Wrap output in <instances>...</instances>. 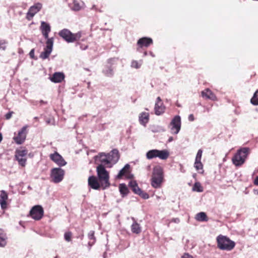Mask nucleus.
<instances>
[{"label": "nucleus", "mask_w": 258, "mask_h": 258, "mask_svg": "<svg viewBox=\"0 0 258 258\" xmlns=\"http://www.w3.org/2000/svg\"><path fill=\"white\" fill-rule=\"evenodd\" d=\"M119 157L118 150L114 149L108 153H100L95 158L105 167L110 168L118 162Z\"/></svg>", "instance_id": "obj_1"}, {"label": "nucleus", "mask_w": 258, "mask_h": 258, "mask_svg": "<svg viewBox=\"0 0 258 258\" xmlns=\"http://www.w3.org/2000/svg\"><path fill=\"white\" fill-rule=\"evenodd\" d=\"M249 153L250 149L248 147L239 149L232 158V163L236 166H241L244 163Z\"/></svg>", "instance_id": "obj_2"}, {"label": "nucleus", "mask_w": 258, "mask_h": 258, "mask_svg": "<svg viewBox=\"0 0 258 258\" xmlns=\"http://www.w3.org/2000/svg\"><path fill=\"white\" fill-rule=\"evenodd\" d=\"M163 181V171L162 168L159 166H155L153 168L151 178V185L155 188L160 187Z\"/></svg>", "instance_id": "obj_3"}, {"label": "nucleus", "mask_w": 258, "mask_h": 258, "mask_svg": "<svg viewBox=\"0 0 258 258\" xmlns=\"http://www.w3.org/2000/svg\"><path fill=\"white\" fill-rule=\"evenodd\" d=\"M217 246L221 250L230 251L235 247V242L226 236L219 235L217 237Z\"/></svg>", "instance_id": "obj_4"}, {"label": "nucleus", "mask_w": 258, "mask_h": 258, "mask_svg": "<svg viewBox=\"0 0 258 258\" xmlns=\"http://www.w3.org/2000/svg\"><path fill=\"white\" fill-rule=\"evenodd\" d=\"M105 165L101 163L97 167L96 171L99 180L103 188L108 187L110 185L109 182V173L105 168Z\"/></svg>", "instance_id": "obj_5"}, {"label": "nucleus", "mask_w": 258, "mask_h": 258, "mask_svg": "<svg viewBox=\"0 0 258 258\" xmlns=\"http://www.w3.org/2000/svg\"><path fill=\"white\" fill-rule=\"evenodd\" d=\"M58 34L68 43L73 42L79 39L81 37L80 32L74 34L67 29L61 30Z\"/></svg>", "instance_id": "obj_6"}, {"label": "nucleus", "mask_w": 258, "mask_h": 258, "mask_svg": "<svg viewBox=\"0 0 258 258\" xmlns=\"http://www.w3.org/2000/svg\"><path fill=\"white\" fill-rule=\"evenodd\" d=\"M27 150L21 148L17 149L15 153V159L18 161L19 165L24 167L26 164Z\"/></svg>", "instance_id": "obj_7"}, {"label": "nucleus", "mask_w": 258, "mask_h": 258, "mask_svg": "<svg viewBox=\"0 0 258 258\" xmlns=\"http://www.w3.org/2000/svg\"><path fill=\"white\" fill-rule=\"evenodd\" d=\"M181 125V118L180 116L176 115L171 120L168 125V128L170 130V132L172 134L176 135L179 132Z\"/></svg>", "instance_id": "obj_8"}, {"label": "nucleus", "mask_w": 258, "mask_h": 258, "mask_svg": "<svg viewBox=\"0 0 258 258\" xmlns=\"http://www.w3.org/2000/svg\"><path fill=\"white\" fill-rule=\"evenodd\" d=\"M64 171L60 168H54L51 170L50 177L55 183L61 182L63 179Z\"/></svg>", "instance_id": "obj_9"}, {"label": "nucleus", "mask_w": 258, "mask_h": 258, "mask_svg": "<svg viewBox=\"0 0 258 258\" xmlns=\"http://www.w3.org/2000/svg\"><path fill=\"white\" fill-rule=\"evenodd\" d=\"M27 125L24 126L18 132L17 135L13 137V140L17 144L21 145L25 142L27 134Z\"/></svg>", "instance_id": "obj_10"}, {"label": "nucleus", "mask_w": 258, "mask_h": 258, "mask_svg": "<svg viewBox=\"0 0 258 258\" xmlns=\"http://www.w3.org/2000/svg\"><path fill=\"white\" fill-rule=\"evenodd\" d=\"M44 213L42 207L39 205L34 206L30 211V216L35 220H39L42 218Z\"/></svg>", "instance_id": "obj_11"}, {"label": "nucleus", "mask_w": 258, "mask_h": 258, "mask_svg": "<svg viewBox=\"0 0 258 258\" xmlns=\"http://www.w3.org/2000/svg\"><path fill=\"white\" fill-rule=\"evenodd\" d=\"M46 44V45L44 48V51L42 52L40 55V57L43 59L48 58L52 52L53 45V38L51 37L48 39Z\"/></svg>", "instance_id": "obj_12"}, {"label": "nucleus", "mask_w": 258, "mask_h": 258, "mask_svg": "<svg viewBox=\"0 0 258 258\" xmlns=\"http://www.w3.org/2000/svg\"><path fill=\"white\" fill-rule=\"evenodd\" d=\"M42 7V4L39 3H36L31 6L27 13L26 18L28 20H31L34 15L41 9Z\"/></svg>", "instance_id": "obj_13"}, {"label": "nucleus", "mask_w": 258, "mask_h": 258, "mask_svg": "<svg viewBox=\"0 0 258 258\" xmlns=\"http://www.w3.org/2000/svg\"><path fill=\"white\" fill-rule=\"evenodd\" d=\"M49 157L50 159L59 167L64 166L67 164V162L63 157L56 152L53 154H51Z\"/></svg>", "instance_id": "obj_14"}, {"label": "nucleus", "mask_w": 258, "mask_h": 258, "mask_svg": "<svg viewBox=\"0 0 258 258\" xmlns=\"http://www.w3.org/2000/svg\"><path fill=\"white\" fill-rule=\"evenodd\" d=\"M165 107L160 97H158L154 106L155 114L157 115L162 114L165 111Z\"/></svg>", "instance_id": "obj_15"}, {"label": "nucleus", "mask_w": 258, "mask_h": 258, "mask_svg": "<svg viewBox=\"0 0 258 258\" xmlns=\"http://www.w3.org/2000/svg\"><path fill=\"white\" fill-rule=\"evenodd\" d=\"M152 43L153 40L151 38L146 37H142L138 40L137 45L139 47L137 48V51H140V48L143 47H148Z\"/></svg>", "instance_id": "obj_16"}, {"label": "nucleus", "mask_w": 258, "mask_h": 258, "mask_svg": "<svg viewBox=\"0 0 258 258\" xmlns=\"http://www.w3.org/2000/svg\"><path fill=\"white\" fill-rule=\"evenodd\" d=\"M40 29L42 32V33L45 39H47V40L48 39H49L50 38H48V34L50 32V25L45 23V22H41V26Z\"/></svg>", "instance_id": "obj_17"}, {"label": "nucleus", "mask_w": 258, "mask_h": 258, "mask_svg": "<svg viewBox=\"0 0 258 258\" xmlns=\"http://www.w3.org/2000/svg\"><path fill=\"white\" fill-rule=\"evenodd\" d=\"M64 79V75L63 73L60 72L54 73L52 76L50 77V81L55 83H60Z\"/></svg>", "instance_id": "obj_18"}, {"label": "nucleus", "mask_w": 258, "mask_h": 258, "mask_svg": "<svg viewBox=\"0 0 258 258\" xmlns=\"http://www.w3.org/2000/svg\"><path fill=\"white\" fill-rule=\"evenodd\" d=\"M201 93L202 96L206 99H210L215 101L217 99L215 95L209 89H205Z\"/></svg>", "instance_id": "obj_19"}, {"label": "nucleus", "mask_w": 258, "mask_h": 258, "mask_svg": "<svg viewBox=\"0 0 258 258\" xmlns=\"http://www.w3.org/2000/svg\"><path fill=\"white\" fill-rule=\"evenodd\" d=\"M156 158H159L161 160H166L169 156V152L167 150H157L156 149Z\"/></svg>", "instance_id": "obj_20"}, {"label": "nucleus", "mask_w": 258, "mask_h": 258, "mask_svg": "<svg viewBox=\"0 0 258 258\" xmlns=\"http://www.w3.org/2000/svg\"><path fill=\"white\" fill-rule=\"evenodd\" d=\"M139 120L140 123L146 126L147 123L149 120V114L148 112H143L140 114L139 117Z\"/></svg>", "instance_id": "obj_21"}, {"label": "nucleus", "mask_w": 258, "mask_h": 258, "mask_svg": "<svg viewBox=\"0 0 258 258\" xmlns=\"http://www.w3.org/2000/svg\"><path fill=\"white\" fill-rule=\"evenodd\" d=\"M88 184L93 189H98L100 184L95 176H90L88 178Z\"/></svg>", "instance_id": "obj_22"}, {"label": "nucleus", "mask_w": 258, "mask_h": 258, "mask_svg": "<svg viewBox=\"0 0 258 258\" xmlns=\"http://www.w3.org/2000/svg\"><path fill=\"white\" fill-rule=\"evenodd\" d=\"M8 195L4 190L1 191L0 195V205L2 209L7 208V201L8 200Z\"/></svg>", "instance_id": "obj_23"}, {"label": "nucleus", "mask_w": 258, "mask_h": 258, "mask_svg": "<svg viewBox=\"0 0 258 258\" xmlns=\"http://www.w3.org/2000/svg\"><path fill=\"white\" fill-rule=\"evenodd\" d=\"M84 3L80 4L78 1L74 0L72 3L69 4L70 9L74 11H80L83 7Z\"/></svg>", "instance_id": "obj_24"}, {"label": "nucleus", "mask_w": 258, "mask_h": 258, "mask_svg": "<svg viewBox=\"0 0 258 258\" xmlns=\"http://www.w3.org/2000/svg\"><path fill=\"white\" fill-rule=\"evenodd\" d=\"M132 220L134 221L131 226V230L133 233L139 234L141 232V228L140 225L135 221L134 218H132Z\"/></svg>", "instance_id": "obj_25"}, {"label": "nucleus", "mask_w": 258, "mask_h": 258, "mask_svg": "<svg viewBox=\"0 0 258 258\" xmlns=\"http://www.w3.org/2000/svg\"><path fill=\"white\" fill-rule=\"evenodd\" d=\"M7 237L4 231L0 229V247H4L7 244Z\"/></svg>", "instance_id": "obj_26"}, {"label": "nucleus", "mask_w": 258, "mask_h": 258, "mask_svg": "<svg viewBox=\"0 0 258 258\" xmlns=\"http://www.w3.org/2000/svg\"><path fill=\"white\" fill-rule=\"evenodd\" d=\"M95 232L93 230H91L88 234V237L89 240H92V241H90L88 242L89 249H90L91 247L96 242V237L94 236Z\"/></svg>", "instance_id": "obj_27"}, {"label": "nucleus", "mask_w": 258, "mask_h": 258, "mask_svg": "<svg viewBox=\"0 0 258 258\" xmlns=\"http://www.w3.org/2000/svg\"><path fill=\"white\" fill-rule=\"evenodd\" d=\"M129 186L131 187L133 191L136 194L138 195L142 190L138 185L136 181L135 180H131L129 182Z\"/></svg>", "instance_id": "obj_28"}, {"label": "nucleus", "mask_w": 258, "mask_h": 258, "mask_svg": "<svg viewBox=\"0 0 258 258\" xmlns=\"http://www.w3.org/2000/svg\"><path fill=\"white\" fill-rule=\"evenodd\" d=\"M196 219L198 221H207L208 220V218L205 212H200L198 213L196 216Z\"/></svg>", "instance_id": "obj_29"}, {"label": "nucleus", "mask_w": 258, "mask_h": 258, "mask_svg": "<svg viewBox=\"0 0 258 258\" xmlns=\"http://www.w3.org/2000/svg\"><path fill=\"white\" fill-rule=\"evenodd\" d=\"M130 166L129 164H126L123 168H122L119 172L118 174L116 175V178L118 179L121 178L128 170Z\"/></svg>", "instance_id": "obj_30"}, {"label": "nucleus", "mask_w": 258, "mask_h": 258, "mask_svg": "<svg viewBox=\"0 0 258 258\" xmlns=\"http://www.w3.org/2000/svg\"><path fill=\"white\" fill-rule=\"evenodd\" d=\"M103 73L108 77H112L114 75L113 69L111 67H107L103 70Z\"/></svg>", "instance_id": "obj_31"}, {"label": "nucleus", "mask_w": 258, "mask_h": 258, "mask_svg": "<svg viewBox=\"0 0 258 258\" xmlns=\"http://www.w3.org/2000/svg\"><path fill=\"white\" fill-rule=\"evenodd\" d=\"M119 191L122 197L126 196L128 194V188L124 183L120 184L119 186Z\"/></svg>", "instance_id": "obj_32"}, {"label": "nucleus", "mask_w": 258, "mask_h": 258, "mask_svg": "<svg viewBox=\"0 0 258 258\" xmlns=\"http://www.w3.org/2000/svg\"><path fill=\"white\" fill-rule=\"evenodd\" d=\"M146 157L148 160H152L156 158V149H152L148 151L146 154Z\"/></svg>", "instance_id": "obj_33"}, {"label": "nucleus", "mask_w": 258, "mask_h": 258, "mask_svg": "<svg viewBox=\"0 0 258 258\" xmlns=\"http://www.w3.org/2000/svg\"><path fill=\"white\" fill-rule=\"evenodd\" d=\"M143 61L140 60L139 61H137L136 60H133L131 63V67L132 68H134L136 69H140L142 65Z\"/></svg>", "instance_id": "obj_34"}, {"label": "nucleus", "mask_w": 258, "mask_h": 258, "mask_svg": "<svg viewBox=\"0 0 258 258\" xmlns=\"http://www.w3.org/2000/svg\"><path fill=\"white\" fill-rule=\"evenodd\" d=\"M250 102L254 105H258V90L256 91L254 93L250 100Z\"/></svg>", "instance_id": "obj_35"}, {"label": "nucleus", "mask_w": 258, "mask_h": 258, "mask_svg": "<svg viewBox=\"0 0 258 258\" xmlns=\"http://www.w3.org/2000/svg\"><path fill=\"white\" fill-rule=\"evenodd\" d=\"M192 190L197 192H202L203 191V188L201 186V183L199 182H197L194 184L192 187Z\"/></svg>", "instance_id": "obj_36"}, {"label": "nucleus", "mask_w": 258, "mask_h": 258, "mask_svg": "<svg viewBox=\"0 0 258 258\" xmlns=\"http://www.w3.org/2000/svg\"><path fill=\"white\" fill-rule=\"evenodd\" d=\"M72 237V233L70 231H68L64 233V240L67 242L71 241Z\"/></svg>", "instance_id": "obj_37"}, {"label": "nucleus", "mask_w": 258, "mask_h": 258, "mask_svg": "<svg viewBox=\"0 0 258 258\" xmlns=\"http://www.w3.org/2000/svg\"><path fill=\"white\" fill-rule=\"evenodd\" d=\"M8 42L5 39H0V50H5Z\"/></svg>", "instance_id": "obj_38"}, {"label": "nucleus", "mask_w": 258, "mask_h": 258, "mask_svg": "<svg viewBox=\"0 0 258 258\" xmlns=\"http://www.w3.org/2000/svg\"><path fill=\"white\" fill-rule=\"evenodd\" d=\"M194 167L197 170H199L202 169L203 166L201 161H195Z\"/></svg>", "instance_id": "obj_39"}, {"label": "nucleus", "mask_w": 258, "mask_h": 258, "mask_svg": "<svg viewBox=\"0 0 258 258\" xmlns=\"http://www.w3.org/2000/svg\"><path fill=\"white\" fill-rule=\"evenodd\" d=\"M203 151L202 149H199L197 154L195 161H201Z\"/></svg>", "instance_id": "obj_40"}, {"label": "nucleus", "mask_w": 258, "mask_h": 258, "mask_svg": "<svg viewBox=\"0 0 258 258\" xmlns=\"http://www.w3.org/2000/svg\"><path fill=\"white\" fill-rule=\"evenodd\" d=\"M138 195H139L141 197H142L144 199H148L149 198V195L147 193H146L142 190L141 191V192H140L138 194Z\"/></svg>", "instance_id": "obj_41"}, {"label": "nucleus", "mask_w": 258, "mask_h": 258, "mask_svg": "<svg viewBox=\"0 0 258 258\" xmlns=\"http://www.w3.org/2000/svg\"><path fill=\"white\" fill-rule=\"evenodd\" d=\"M14 113V112L13 111H10L8 113H7L6 115H5V117H6V119H10L11 117H12V116L13 115V114Z\"/></svg>", "instance_id": "obj_42"}, {"label": "nucleus", "mask_w": 258, "mask_h": 258, "mask_svg": "<svg viewBox=\"0 0 258 258\" xmlns=\"http://www.w3.org/2000/svg\"><path fill=\"white\" fill-rule=\"evenodd\" d=\"M181 258H193V257L188 254V253H184L181 257Z\"/></svg>", "instance_id": "obj_43"}, {"label": "nucleus", "mask_w": 258, "mask_h": 258, "mask_svg": "<svg viewBox=\"0 0 258 258\" xmlns=\"http://www.w3.org/2000/svg\"><path fill=\"white\" fill-rule=\"evenodd\" d=\"M30 56L33 58L34 57V49H32L31 50L30 53H29Z\"/></svg>", "instance_id": "obj_44"}, {"label": "nucleus", "mask_w": 258, "mask_h": 258, "mask_svg": "<svg viewBox=\"0 0 258 258\" xmlns=\"http://www.w3.org/2000/svg\"><path fill=\"white\" fill-rule=\"evenodd\" d=\"M188 119L189 121H192L194 120L195 119V117H194V116L193 114H191L190 115H189L188 116Z\"/></svg>", "instance_id": "obj_45"}, {"label": "nucleus", "mask_w": 258, "mask_h": 258, "mask_svg": "<svg viewBox=\"0 0 258 258\" xmlns=\"http://www.w3.org/2000/svg\"><path fill=\"white\" fill-rule=\"evenodd\" d=\"M171 222H174V223H179L180 222V220L179 218H173L171 221Z\"/></svg>", "instance_id": "obj_46"}, {"label": "nucleus", "mask_w": 258, "mask_h": 258, "mask_svg": "<svg viewBox=\"0 0 258 258\" xmlns=\"http://www.w3.org/2000/svg\"><path fill=\"white\" fill-rule=\"evenodd\" d=\"M88 48V46L87 45H81L80 46V48L83 50H86L87 48Z\"/></svg>", "instance_id": "obj_47"}, {"label": "nucleus", "mask_w": 258, "mask_h": 258, "mask_svg": "<svg viewBox=\"0 0 258 258\" xmlns=\"http://www.w3.org/2000/svg\"><path fill=\"white\" fill-rule=\"evenodd\" d=\"M115 58H110L108 60V63L113 64V62L115 60Z\"/></svg>", "instance_id": "obj_48"}, {"label": "nucleus", "mask_w": 258, "mask_h": 258, "mask_svg": "<svg viewBox=\"0 0 258 258\" xmlns=\"http://www.w3.org/2000/svg\"><path fill=\"white\" fill-rule=\"evenodd\" d=\"M254 184L258 185V176H256L254 181Z\"/></svg>", "instance_id": "obj_49"}, {"label": "nucleus", "mask_w": 258, "mask_h": 258, "mask_svg": "<svg viewBox=\"0 0 258 258\" xmlns=\"http://www.w3.org/2000/svg\"><path fill=\"white\" fill-rule=\"evenodd\" d=\"M173 140V137H169V138L168 141V142H172Z\"/></svg>", "instance_id": "obj_50"}, {"label": "nucleus", "mask_w": 258, "mask_h": 258, "mask_svg": "<svg viewBox=\"0 0 258 258\" xmlns=\"http://www.w3.org/2000/svg\"><path fill=\"white\" fill-rule=\"evenodd\" d=\"M149 54H150V55L152 57H155V54H154L152 52L150 51V52H149Z\"/></svg>", "instance_id": "obj_51"}, {"label": "nucleus", "mask_w": 258, "mask_h": 258, "mask_svg": "<svg viewBox=\"0 0 258 258\" xmlns=\"http://www.w3.org/2000/svg\"><path fill=\"white\" fill-rule=\"evenodd\" d=\"M147 55V52L146 51H145L144 52V56H146Z\"/></svg>", "instance_id": "obj_52"}, {"label": "nucleus", "mask_w": 258, "mask_h": 258, "mask_svg": "<svg viewBox=\"0 0 258 258\" xmlns=\"http://www.w3.org/2000/svg\"><path fill=\"white\" fill-rule=\"evenodd\" d=\"M92 9H95V6H94H94L92 7Z\"/></svg>", "instance_id": "obj_53"}, {"label": "nucleus", "mask_w": 258, "mask_h": 258, "mask_svg": "<svg viewBox=\"0 0 258 258\" xmlns=\"http://www.w3.org/2000/svg\"><path fill=\"white\" fill-rule=\"evenodd\" d=\"M133 176V175H131L129 177V178H131V177H132Z\"/></svg>", "instance_id": "obj_54"}, {"label": "nucleus", "mask_w": 258, "mask_h": 258, "mask_svg": "<svg viewBox=\"0 0 258 258\" xmlns=\"http://www.w3.org/2000/svg\"><path fill=\"white\" fill-rule=\"evenodd\" d=\"M83 235L80 236V237H81V239L83 238Z\"/></svg>", "instance_id": "obj_55"}, {"label": "nucleus", "mask_w": 258, "mask_h": 258, "mask_svg": "<svg viewBox=\"0 0 258 258\" xmlns=\"http://www.w3.org/2000/svg\"><path fill=\"white\" fill-rule=\"evenodd\" d=\"M83 235L80 236V237H81V239L83 238Z\"/></svg>", "instance_id": "obj_56"}, {"label": "nucleus", "mask_w": 258, "mask_h": 258, "mask_svg": "<svg viewBox=\"0 0 258 258\" xmlns=\"http://www.w3.org/2000/svg\"><path fill=\"white\" fill-rule=\"evenodd\" d=\"M255 194H258V191L256 192V193H255Z\"/></svg>", "instance_id": "obj_57"}, {"label": "nucleus", "mask_w": 258, "mask_h": 258, "mask_svg": "<svg viewBox=\"0 0 258 258\" xmlns=\"http://www.w3.org/2000/svg\"><path fill=\"white\" fill-rule=\"evenodd\" d=\"M55 258H57V256H55Z\"/></svg>", "instance_id": "obj_58"}]
</instances>
